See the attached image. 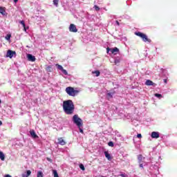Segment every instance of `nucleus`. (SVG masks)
I'll list each match as a JSON object with an SVG mask.
<instances>
[{"instance_id": "6e6552de", "label": "nucleus", "mask_w": 177, "mask_h": 177, "mask_svg": "<svg viewBox=\"0 0 177 177\" xmlns=\"http://www.w3.org/2000/svg\"><path fill=\"white\" fill-rule=\"evenodd\" d=\"M151 136L153 139H158V138H160V133H158L157 131H153L151 133Z\"/></svg>"}, {"instance_id": "1a4fd4ad", "label": "nucleus", "mask_w": 177, "mask_h": 177, "mask_svg": "<svg viewBox=\"0 0 177 177\" xmlns=\"http://www.w3.org/2000/svg\"><path fill=\"white\" fill-rule=\"evenodd\" d=\"M138 164L145 162V157H143V155L142 154H140L138 156Z\"/></svg>"}, {"instance_id": "f3484780", "label": "nucleus", "mask_w": 177, "mask_h": 177, "mask_svg": "<svg viewBox=\"0 0 177 177\" xmlns=\"http://www.w3.org/2000/svg\"><path fill=\"white\" fill-rule=\"evenodd\" d=\"M0 159L1 161H5V154L2 151H0Z\"/></svg>"}, {"instance_id": "72a5a7b5", "label": "nucleus", "mask_w": 177, "mask_h": 177, "mask_svg": "<svg viewBox=\"0 0 177 177\" xmlns=\"http://www.w3.org/2000/svg\"><path fill=\"white\" fill-rule=\"evenodd\" d=\"M120 176H122V177H127V176H125V174H120Z\"/></svg>"}, {"instance_id": "4be33fe9", "label": "nucleus", "mask_w": 177, "mask_h": 177, "mask_svg": "<svg viewBox=\"0 0 177 177\" xmlns=\"http://www.w3.org/2000/svg\"><path fill=\"white\" fill-rule=\"evenodd\" d=\"M56 67L58 68V70H61V71L63 69V66H62L61 65H59V64H56Z\"/></svg>"}, {"instance_id": "4468645a", "label": "nucleus", "mask_w": 177, "mask_h": 177, "mask_svg": "<svg viewBox=\"0 0 177 177\" xmlns=\"http://www.w3.org/2000/svg\"><path fill=\"white\" fill-rule=\"evenodd\" d=\"M58 143L62 146H64L66 145V141L64 140L63 138H58Z\"/></svg>"}, {"instance_id": "c85d7f7f", "label": "nucleus", "mask_w": 177, "mask_h": 177, "mask_svg": "<svg viewBox=\"0 0 177 177\" xmlns=\"http://www.w3.org/2000/svg\"><path fill=\"white\" fill-rule=\"evenodd\" d=\"M80 133H84V129H82V127H78Z\"/></svg>"}, {"instance_id": "e433bc0d", "label": "nucleus", "mask_w": 177, "mask_h": 177, "mask_svg": "<svg viewBox=\"0 0 177 177\" xmlns=\"http://www.w3.org/2000/svg\"><path fill=\"white\" fill-rule=\"evenodd\" d=\"M2 125V121L0 120V127Z\"/></svg>"}, {"instance_id": "6ab92c4d", "label": "nucleus", "mask_w": 177, "mask_h": 177, "mask_svg": "<svg viewBox=\"0 0 177 177\" xmlns=\"http://www.w3.org/2000/svg\"><path fill=\"white\" fill-rule=\"evenodd\" d=\"M92 73L95 74V77H99V75H100V71H93Z\"/></svg>"}, {"instance_id": "7c9ffc66", "label": "nucleus", "mask_w": 177, "mask_h": 177, "mask_svg": "<svg viewBox=\"0 0 177 177\" xmlns=\"http://www.w3.org/2000/svg\"><path fill=\"white\" fill-rule=\"evenodd\" d=\"M137 138H138L139 139H142V134L140 133L138 134Z\"/></svg>"}, {"instance_id": "2f4dec72", "label": "nucleus", "mask_w": 177, "mask_h": 177, "mask_svg": "<svg viewBox=\"0 0 177 177\" xmlns=\"http://www.w3.org/2000/svg\"><path fill=\"white\" fill-rule=\"evenodd\" d=\"M139 164H140V168L143 169V165L145 164V162H141V163H139Z\"/></svg>"}, {"instance_id": "5701e85b", "label": "nucleus", "mask_w": 177, "mask_h": 177, "mask_svg": "<svg viewBox=\"0 0 177 177\" xmlns=\"http://www.w3.org/2000/svg\"><path fill=\"white\" fill-rule=\"evenodd\" d=\"M53 4L57 6L59 5V0H53Z\"/></svg>"}, {"instance_id": "393cba45", "label": "nucleus", "mask_w": 177, "mask_h": 177, "mask_svg": "<svg viewBox=\"0 0 177 177\" xmlns=\"http://www.w3.org/2000/svg\"><path fill=\"white\" fill-rule=\"evenodd\" d=\"M80 169H82V171H85V167L84 166V165L80 164Z\"/></svg>"}, {"instance_id": "b1692460", "label": "nucleus", "mask_w": 177, "mask_h": 177, "mask_svg": "<svg viewBox=\"0 0 177 177\" xmlns=\"http://www.w3.org/2000/svg\"><path fill=\"white\" fill-rule=\"evenodd\" d=\"M61 71H62L63 74H64V75H68V73H67V71L65 70L64 68H63Z\"/></svg>"}, {"instance_id": "a211bd4d", "label": "nucleus", "mask_w": 177, "mask_h": 177, "mask_svg": "<svg viewBox=\"0 0 177 177\" xmlns=\"http://www.w3.org/2000/svg\"><path fill=\"white\" fill-rule=\"evenodd\" d=\"M19 23L24 27V31H27V28H26V24L24 23V21H21Z\"/></svg>"}, {"instance_id": "ea45409f", "label": "nucleus", "mask_w": 177, "mask_h": 177, "mask_svg": "<svg viewBox=\"0 0 177 177\" xmlns=\"http://www.w3.org/2000/svg\"><path fill=\"white\" fill-rule=\"evenodd\" d=\"M47 160H48V161L50 160V159H49V158H47Z\"/></svg>"}, {"instance_id": "412c9836", "label": "nucleus", "mask_w": 177, "mask_h": 177, "mask_svg": "<svg viewBox=\"0 0 177 177\" xmlns=\"http://www.w3.org/2000/svg\"><path fill=\"white\" fill-rule=\"evenodd\" d=\"M114 93H115V92L108 93H107L108 97H113V95H114Z\"/></svg>"}, {"instance_id": "20e7f679", "label": "nucleus", "mask_w": 177, "mask_h": 177, "mask_svg": "<svg viewBox=\"0 0 177 177\" xmlns=\"http://www.w3.org/2000/svg\"><path fill=\"white\" fill-rule=\"evenodd\" d=\"M135 35H137V37H140V39L143 41V42H151V39H149L147 37V35L145 33H142L141 32H136Z\"/></svg>"}, {"instance_id": "ddd939ff", "label": "nucleus", "mask_w": 177, "mask_h": 177, "mask_svg": "<svg viewBox=\"0 0 177 177\" xmlns=\"http://www.w3.org/2000/svg\"><path fill=\"white\" fill-rule=\"evenodd\" d=\"M104 153L105 155L106 158H107V160H109V161H111V160H112L111 155H110V153H109V151H105L104 152Z\"/></svg>"}, {"instance_id": "aec40b11", "label": "nucleus", "mask_w": 177, "mask_h": 177, "mask_svg": "<svg viewBox=\"0 0 177 177\" xmlns=\"http://www.w3.org/2000/svg\"><path fill=\"white\" fill-rule=\"evenodd\" d=\"M37 177H44V173H42V171H38Z\"/></svg>"}, {"instance_id": "473e14b6", "label": "nucleus", "mask_w": 177, "mask_h": 177, "mask_svg": "<svg viewBox=\"0 0 177 177\" xmlns=\"http://www.w3.org/2000/svg\"><path fill=\"white\" fill-rule=\"evenodd\" d=\"M164 82H165V84H167V82H168V80L167 79H165Z\"/></svg>"}, {"instance_id": "dca6fc26", "label": "nucleus", "mask_w": 177, "mask_h": 177, "mask_svg": "<svg viewBox=\"0 0 177 177\" xmlns=\"http://www.w3.org/2000/svg\"><path fill=\"white\" fill-rule=\"evenodd\" d=\"M0 13H1V15H3V16H5L6 13L5 7L0 6Z\"/></svg>"}, {"instance_id": "4c0bfd02", "label": "nucleus", "mask_w": 177, "mask_h": 177, "mask_svg": "<svg viewBox=\"0 0 177 177\" xmlns=\"http://www.w3.org/2000/svg\"><path fill=\"white\" fill-rule=\"evenodd\" d=\"M175 35H177V32H176Z\"/></svg>"}, {"instance_id": "0eeeda50", "label": "nucleus", "mask_w": 177, "mask_h": 177, "mask_svg": "<svg viewBox=\"0 0 177 177\" xmlns=\"http://www.w3.org/2000/svg\"><path fill=\"white\" fill-rule=\"evenodd\" d=\"M69 31L71 32H78V29H77V26L74 24H71L69 26Z\"/></svg>"}, {"instance_id": "9d476101", "label": "nucleus", "mask_w": 177, "mask_h": 177, "mask_svg": "<svg viewBox=\"0 0 177 177\" xmlns=\"http://www.w3.org/2000/svg\"><path fill=\"white\" fill-rule=\"evenodd\" d=\"M145 85H147V86H156V84L153 82V81L148 80L146 81Z\"/></svg>"}, {"instance_id": "f03ea898", "label": "nucleus", "mask_w": 177, "mask_h": 177, "mask_svg": "<svg viewBox=\"0 0 177 177\" xmlns=\"http://www.w3.org/2000/svg\"><path fill=\"white\" fill-rule=\"evenodd\" d=\"M72 121L73 122L75 125H77V128H80V127H82L84 125V122L82 121V119L78 116V115H74Z\"/></svg>"}, {"instance_id": "9b49d317", "label": "nucleus", "mask_w": 177, "mask_h": 177, "mask_svg": "<svg viewBox=\"0 0 177 177\" xmlns=\"http://www.w3.org/2000/svg\"><path fill=\"white\" fill-rule=\"evenodd\" d=\"M27 57H28V60L29 61V62H35V56H33L32 55H31V54H28V55H27Z\"/></svg>"}, {"instance_id": "cd10ccee", "label": "nucleus", "mask_w": 177, "mask_h": 177, "mask_svg": "<svg viewBox=\"0 0 177 177\" xmlns=\"http://www.w3.org/2000/svg\"><path fill=\"white\" fill-rule=\"evenodd\" d=\"M94 8L95 9V10L97 11V12H99V10H100V8H99V6H94Z\"/></svg>"}, {"instance_id": "423d86ee", "label": "nucleus", "mask_w": 177, "mask_h": 177, "mask_svg": "<svg viewBox=\"0 0 177 177\" xmlns=\"http://www.w3.org/2000/svg\"><path fill=\"white\" fill-rule=\"evenodd\" d=\"M111 50V53L113 55H115V52H120V49L118 48L115 47L113 48H110L109 47L106 48V53H109Z\"/></svg>"}, {"instance_id": "58836bf2", "label": "nucleus", "mask_w": 177, "mask_h": 177, "mask_svg": "<svg viewBox=\"0 0 177 177\" xmlns=\"http://www.w3.org/2000/svg\"><path fill=\"white\" fill-rule=\"evenodd\" d=\"M1 103H2V101H1V100H0V104H1Z\"/></svg>"}, {"instance_id": "c9c22d12", "label": "nucleus", "mask_w": 177, "mask_h": 177, "mask_svg": "<svg viewBox=\"0 0 177 177\" xmlns=\"http://www.w3.org/2000/svg\"><path fill=\"white\" fill-rule=\"evenodd\" d=\"M14 1V2L15 3H17V2L19 1V0H13Z\"/></svg>"}, {"instance_id": "2eb2a0df", "label": "nucleus", "mask_w": 177, "mask_h": 177, "mask_svg": "<svg viewBox=\"0 0 177 177\" xmlns=\"http://www.w3.org/2000/svg\"><path fill=\"white\" fill-rule=\"evenodd\" d=\"M31 175V170H27L26 173L22 174L21 176L22 177H28Z\"/></svg>"}, {"instance_id": "f704fd0d", "label": "nucleus", "mask_w": 177, "mask_h": 177, "mask_svg": "<svg viewBox=\"0 0 177 177\" xmlns=\"http://www.w3.org/2000/svg\"><path fill=\"white\" fill-rule=\"evenodd\" d=\"M117 26H120V22L118 21H116Z\"/></svg>"}, {"instance_id": "7ed1b4c3", "label": "nucleus", "mask_w": 177, "mask_h": 177, "mask_svg": "<svg viewBox=\"0 0 177 177\" xmlns=\"http://www.w3.org/2000/svg\"><path fill=\"white\" fill-rule=\"evenodd\" d=\"M66 92L67 93V95H68L69 96H77V95H78V93H80V91L78 90H75L74 88L71 87V86H68L66 88Z\"/></svg>"}, {"instance_id": "bb28decb", "label": "nucleus", "mask_w": 177, "mask_h": 177, "mask_svg": "<svg viewBox=\"0 0 177 177\" xmlns=\"http://www.w3.org/2000/svg\"><path fill=\"white\" fill-rule=\"evenodd\" d=\"M156 96V97H162V95L159 94V93H155L154 95Z\"/></svg>"}, {"instance_id": "f8f14e48", "label": "nucleus", "mask_w": 177, "mask_h": 177, "mask_svg": "<svg viewBox=\"0 0 177 177\" xmlns=\"http://www.w3.org/2000/svg\"><path fill=\"white\" fill-rule=\"evenodd\" d=\"M30 136H32L33 138V139H38V136L35 133V131L31 130L30 131Z\"/></svg>"}, {"instance_id": "39448f33", "label": "nucleus", "mask_w": 177, "mask_h": 177, "mask_svg": "<svg viewBox=\"0 0 177 177\" xmlns=\"http://www.w3.org/2000/svg\"><path fill=\"white\" fill-rule=\"evenodd\" d=\"M13 56H16V51L8 50L6 53V57H9L10 59H12Z\"/></svg>"}, {"instance_id": "c756f323", "label": "nucleus", "mask_w": 177, "mask_h": 177, "mask_svg": "<svg viewBox=\"0 0 177 177\" xmlns=\"http://www.w3.org/2000/svg\"><path fill=\"white\" fill-rule=\"evenodd\" d=\"M10 35H7V36L6 37V39H10Z\"/></svg>"}, {"instance_id": "a878e982", "label": "nucleus", "mask_w": 177, "mask_h": 177, "mask_svg": "<svg viewBox=\"0 0 177 177\" xmlns=\"http://www.w3.org/2000/svg\"><path fill=\"white\" fill-rule=\"evenodd\" d=\"M108 145L110 147H114V143L113 142H111V141L108 143Z\"/></svg>"}, {"instance_id": "f257e3e1", "label": "nucleus", "mask_w": 177, "mask_h": 177, "mask_svg": "<svg viewBox=\"0 0 177 177\" xmlns=\"http://www.w3.org/2000/svg\"><path fill=\"white\" fill-rule=\"evenodd\" d=\"M63 111L67 115H73L74 114V110L75 107L74 106V102L73 100H68L63 102Z\"/></svg>"}]
</instances>
